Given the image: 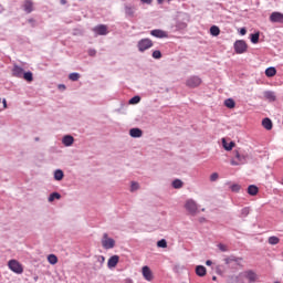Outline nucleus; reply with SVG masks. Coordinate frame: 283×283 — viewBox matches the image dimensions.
Wrapping results in <instances>:
<instances>
[{
  "label": "nucleus",
  "mask_w": 283,
  "mask_h": 283,
  "mask_svg": "<svg viewBox=\"0 0 283 283\" xmlns=\"http://www.w3.org/2000/svg\"><path fill=\"white\" fill-rule=\"evenodd\" d=\"M230 164L233 167H238L240 165H247V155L240 153V151H235L234 153V158L231 159Z\"/></svg>",
  "instance_id": "f257e3e1"
},
{
  "label": "nucleus",
  "mask_w": 283,
  "mask_h": 283,
  "mask_svg": "<svg viewBox=\"0 0 283 283\" xmlns=\"http://www.w3.org/2000/svg\"><path fill=\"white\" fill-rule=\"evenodd\" d=\"M151 48H154V42L148 38L142 39L137 43V49L139 52H147V50Z\"/></svg>",
  "instance_id": "f03ea898"
},
{
  "label": "nucleus",
  "mask_w": 283,
  "mask_h": 283,
  "mask_svg": "<svg viewBox=\"0 0 283 283\" xmlns=\"http://www.w3.org/2000/svg\"><path fill=\"white\" fill-rule=\"evenodd\" d=\"M102 247L106 250L114 249L116 247V241L109 238L107 233H104L102 238Z\"/></svg>",
  "instance_id": "7ed1b4c3"
},
{
  "label": "nucleus",
  "mask_w": 283,
  "mask_h": 283,
  "mask_svg": "<svg viewBox=\"0 0 283 283\" xmlns=\"http://www.w3.org/2000/svg\"><path fill=\"white\" fill-rule=\"evenodd\" d=\"M186 85L190 88L200 87V85H202V78L197 75H192L188 77V80L186 81Z\"/></svg>",
  "instance_id": "20e7f679"
},
{
  "label": "nucleus",
  "mask_w": 283,
  "mask_h": 283,
  "mask_svg": "<svg viewBox=\"0 0 283 283\" xmlns=\"http://www.w3.org/2000/svg\"><path fill=\"white\" fill-rule=\"evenodd\" d=\"M185 209L191 213V216H196L198 213V203L193 199H188L185 203Z\"/></svg>",
  "instance_id": "39448f33"
},
{
  "label": "nucleus",
  "mask_w": 283,
  "mask_h": 283,
  "mask_svg": "<svg viewBox=\"0 0 283 283\" xmlns=\"http://www.w3.org/2000/svg\"><path fill=\"white\" fill-rule=\"evenodd\" d=\"M8 266L13 273H17L18 275H21V273H23V266L17 260H10Z\"/></svg>",
  "instance_id": "423d86ee"
},
{
  "label": "nucleus",
  "mask_w": 283,
  "mask_h": 283,
  "mask_svg": "<svg viewBox=\"0 0 283 283\" xmlns=\"http://www.w3.org/2000/svg\"><path fill=\"white\" fill-rule=\"evenodd\" d=\"M248 45L247 42L244 40H237L234 42V52L237 54H244V52H247L248 50Z\"/></svg>",
  "instance_id": "0eeeda50"
},
{
  "label": "nucleus",
  "mask_w": 283,
  "mask_h": 283,
  "mask_svg": "<svg viewBox=\"0 0 283 283\" xmlns=\"http://www.w3.org/2000/svg\"><path fill=\"white\" fill-rule=\"evenodd\" d=\"M150 34L151 36H155V39H169V33L160 29L151 30Z\"/></svg>",
  "instance_id": "6e6552de"
},
{
  "label": "nucleus",
  "mask_w": 283,
  "mask_h": 283,
  "mask_svg": "<svg viewBox=\"0 0 283 283\" xmlns=\"http://www.w3.org/2000/svg\"><path fill=\"white\" fill-rule=\"evenodd\" d=\"M271 23H283V13L279 11H274L270 14Z\"/></svg>",
  "instance_id": "1a4fd4ad"
},
{
  "label": "nucleus",
  "mask_w": 283,
  "mask_h": 283,
  "mask_svg": "<svg viewBox=\"0 0 283 283\" xmlns=\"http://www.w3.org/2000/svg\"><path fill=\"white\" fill-rule=\"evenodd\" d=\"M143 276L147 280V282H151L154 280V274L151 273V269L145 265L142 269Z\"/></svg>",
  "instance_id": "9d476101"
},
{
  "label": "nucleus",
  "mask_w": 283,
  "mask_h": 283,
  "mask_svg": "<svg viewBox=\"0 0 283 283\" xmlns=\"http://www.w3.org/2000/svg\"><path fill=\"white\" fill-rule=\"evenodd\" d=\"M93 30H94V32H96V34H99V36H105L108 34L107 25H105V24H99V25L95 27Z\"/></svg>",
  "instance_id": "9b49d317"
},
{
  "label": "nucleus",
  "mask_w": 283,
  "mask_h": 283,
  "mask_svg": "<svg viewBox=\"0 0 283 283\" xmlns=\"http://www.w3.org/2000/svg\"><path fill=\"white\" fill-rule=\"evenodd\" d=\"M62 145H64V147H72V145H74V136L64 135L62 137Z\"/></svg>",
  "instance_id": "f8f14e48"
},
{
  "label": "nucleus",
  "mask_w": 283,
  "mask_h": 283,
  "mask_svg": "<svg viewBox=\"0 0 283 283\" xmlns=\"http://www.w3.org/2000/svg\"><path fill=\"white\" fill-rule=\"evenodd\" d=\"M125 14L126 17H130V19H134V14H136V7L134 4H126Z\"/></svg>",
  "instance_id": "ddd939ff"
},
{
  "label": "nucleus",
  "mask_w": 283,
  "mask_h": 283,
  "mask_svg": "<svg viewBox=\"0 0 283 283\" xmlns=\"http://www.w3.org/2000/svg\"><path fill=\"white\" fill-rule=\"evenodd\" d=\"M12 74L13 76H15V78H23V67L19 66V65H14L12 69Z\"/></svg>",
  "instance_id": "4468645a"
},
{
  "label": "nucleus",
  "mask_w": 283,
  "mask_h": 283,
  "mask_svg": "<svg viewBox=\"0 0 283 283\" xmlns=\"http://www.w3.org/2000/svg\"><path fill=\"white\" fill-rule=\"evenodd\" d=\"M120 258L118 255H113L108 259L107 266L108 269H115L119 262Z\"/></svg>",
  "instance_id": "2eb2a0df"
},
{
  "label": "nucleus",
  "mask_w": 283,
  "mask_h": 283,
  "mask_svg": "<svg viewBox=\"0 0 283 283\" xmlns=\"http://www.w3.org/2000/svg\"><path fill=\"white\" fill-rule=\"evenodd\" d=\"M23 10L27 12V14H30L34 11V3H32L31 0H25L23 4Z\"/></svg>",
  "instance_id": "dca6fc26"
},
{
  "label": "nucleus",
  "mask_w": 283,
  "mask_h": 283,
  "mask_svg": "<svg viewBox=\"0 0 283 283\" xmlns=\"http://www.w3.org/2000/svg\"><path fill=\"white\" fill-rule=\"evenodd\" d=\"M264 98H266V101H270V103H274V101H276V96H275V92L273 91H265L263 93Z\"/></svg>",
  "instance_id": "f3484780"
},
{
  "label": "nucleus",
  "mask_w": 283,
  "mask_h": 283,
  "mask_svg": "<svg viewBox=\"0 0 283 283\" xmlns=\"http://www.w3.org/2000/svg\"><path fill=\"white\" fill-rule=\"evenodd\" d=\"M195 272L198 277H205L207 275V268L205 265H197Z\"/></svg>",
  "instance_id": "a211bd4d"
},
{
  "label": "nucleus",
  "mask_w": 283,
  "mask_h": 283,
  "mask_svg": "<svg viewBox=\"0 0 283 283\" xmlns=\"http://www.w3.org/2000/svg\"><path fill=\"white\" fill-rule=\"evenodd\" d=\"M129 136H132V138H140L143 137V130L140 128H130Z\"/></svg>",
  "instance_id": "6ab92c4d"
},
{
  "label": "nucleus",
  "mask_w": 283,
  "mask_h": 283,
  "mask_svg": "<svg viewBox=\"0 0 283 283\" xmlns=\"http://www.w3.org/2000/svg\"><path fill=\"white\" fill-rule=\"evenodd\" d=\"M262 125H263L264 129H268V130L273 129V122H272L271 118H269V117H265V118L262 120Z\"/></svg>",
  "instance_id": "aec40b11"
},
{
  "label": "nucleus",
  "mask_w": 283,
  "mask_h": 283,
  "mask_svg": "<svg viewBox=\"0 0 283 283\" xmlns=\"http://www.w3.org/2000/svg\"><path fill=\"white\" fill-rule=\"evenodd\" d=\"M245 277L247 280H249V282L253 283L255 282V280H258V274H255V272L250 270L245 272Z\"/></svg>",
  "instance_id": "412c9836"
},
{
  "label": "nucleus",
  "mask_w": 283,
  "mask_h": 283,
  "mask_svg": "<svg viewBox=\"0 0 283 283\" xmlns=\"http://www.w3.org/2000/svg\"><path fill=\"white\" fill-rule=\"evenodd\" d=\"M275 74H277V70L273 66H270L265 70V76H268V78H273Z\"/></svg>",
  "instance_id": "4be33fe9"
},
{
  "label": "nucleus",
  "mask_w": 283,
  "mask_h": 283,
  "mask_svg": "<svg viewBox=\"0 0 283 283\" xmlns=\"http://www.w3.org/2000/svg\"><path fill=\"white\" fill-rule=\"evenodd\" d=\"M222 147L223 149H226V151H231V149L235 147V143L233 142L227 143V139H222Z\"/></svg>",
  "instance_id": "5701e85b"
},
{
  "label": "nucleus",
  "mask_w": 283,
  "mask_h": 283,
  "mask_svg": "<svg viewBox=\"0 0 283 283\" xmlns=\"http://www.w3.org/2000/svg\"><path fill=\"white\" fill-rule=\"evenodd\" d=\"M63 178H65V172H63L61 169H56L54 171V180H56L57 182H61Z\"/></svg>",
  "instance_id": "b1692460"
},
{
  "label": "nucleus",
  "mask_w": 283,
  "mask_h": 283,
  "mask_svg": "<svg viewBox=\"0 0 283 283\" xmlns=\"http://www.w3.org/2000/svg\"><path fill=\"white\" fill-rule=\"evenodd\" d=\"M259 191H260V189L255 185H251V186L248 187L249 196H258Z\"/></svg>",
  "instance_id": "393cba45"
},
{
  "label": "nucleus",
  "mask_w": 283,
  "mask_h": 283,
  "mask_svg": "<svg viewBox=\"0 0 283 283\" xmlns=\"http://www.w3.org/2000/svg\"><path fill=\"white\" fill-rule=\"evenodd\" d=\"M241 260L242 259H240V258H235V256L231 255L229 258H226L224 262H226V264H231L232 262H234L235 264H240Z\"/></svg>",
  "instance_id": "a878e982"
},
{
  "label": "nucleus",
  "mask_w": 283,
  "mask_h": 283,
  "mask_svg": "<svg viewBox=\"0 0 283 283\" xmlns=\"http://www.w3.org/2000/svg\"><path fill=\"white\" fill-rule=\"evenodd\" d=\"M22 78H24V81H28L29 83H32V81H34V76L32 74V72H24L22 74Z\"/></svg>",
  "instance_id": "bb28decb"
},
{
  "label": "nucleus",
  "mask_w": 283,
  "mask_h": 283,
  "mask_svg": "<svg viewBox=\"0 0 283 283\" xmlns=\"http://www.w3.org/2000/svg\"><path fill=\"white\" fill-rule=\"evenodd\" d=\"M211 36H220V28L218 25H212L210 28Z\"/></svg>",
  "instance_id": "cd10ccee"
},
{
  "label": "nucleus",
  "mask_w": 283,
  "mask_h": 283,
  "mask_svg": "<svg viewBox=\"0 0 283 283\" xmlns=\"http://www.w3.org/2000/svg\"><path fill=\"white\" fill-rule=\"evenodd\" d=\"M49 202H54V200H61V193L59 192H52L49 198Z\"/></svg>",
  "instance_id": "c85d7f7f"
},
{
  "label": "nucleus",
  "mask_w": 283,
  "mask_h": 283,
  "mask_svg": "<svg viewBox=\"0 0 283 283\" xmlns=\"http://www.w3.org/2000/svg\"><path fill=\"white\" fill-rule=\"evenodd\" d=\"M250 41L251 43H260V32H256V33H252L250 35Z\"/></svg>",
  "instance_id": "c756f323"
},
{
  "label": "nucleus",
  "mask_w": 283,
  "mask_h": 283,
  "mask_svg": "<svg viewBox=\"0 0 283 283\" xmlns=\"http://www.w3.org/2000/svg\"><path fill=\"white\" fill-rule=\"evenodd\" d=\"M224 105L228 109H233V107H235V101H233V98H228L224 101Z\"/></svg>",
  "instance_id": "7c9ffc66"
},
{
  "label": "nucleus",
  "mask_w": 283,
  "mask_h": 283,
  "mask_svg": "<svg viewBox=\"0 0 283 283\" xmlns=\"http://www.w3.org/2000/svg\"><path fill=\"white\" fill-rule=\"evenodd\" d=\"M184 182H182V180H180V179H175L174 181H172V187H174V189H182V187H184Z\"/></svg>",
  "instance_id": "2f4dec72"
},
{
  "label": "nucleus",
  "mask_w": 283,
  "mask_h": 283,
  "mask_svg": "<svg viewBox=\"0 0 283 283\" xmlns=\"http://www.w3.org/2000/svg\"><path fill=\"white\" fill-rule=\"evenodd\" d=\"M48 262H49L50 264H56V263L59 262V258H56L55 254H49V255H48Z\"/></svg>",
  "instance_id": "473e14b6"
},
{
  "label": "nucleus",
  "mask_w": 283,
  "mask_h": 283,
  "mask_svg": "<svg viewBox=\"0 0 283 283\" xmlns=\"http://www.w3.org/2000/svg\"><path fill=\"white\" fill-rule=\"evenodd\" d=\"M138 103H140V96L138 95H135L129 99V105H138Z\"/></svg>",
  "instance_id": "72a5a7b5"
},
{
  "label": "nucleus",
  "mask_w": 283,
  "mask_h": 283,
  "mask_svg": "<svg viewBox=\"0 0 283 283\" xmlns=\"http://www.w3.org/2000/svg\"><path fill=\"white\" fill-rule=\"evenodd\" d=\"M3 109H8V101L6 98L0 97V112H3Z\"/></svg>",
  "instance_id": "f704fd0d"
},
{
  "label": "nucleus",
  "mask_w": 283,
  "mask_h": 283,
  "mask_svg": "<svg viewBox=\"0 0 283 283\" xmlns=\"http://www.w3.org/2000/svg\"><path fill=\"white\" fill-rule=\"evenodd\" d=\"M268 242H269V244H272V245L280 244V238H277V237H270Z\"/></svg>",
  "instance_id": "c9c22d12"
},
{
  "label": "nucleus",
  "mask_w": 283,
  "mask_h": 283,
  "mask_svg": "<svg viewBox=\"0 0 283 283\" xmlns=\"http://www.w3.org/2000/svg\"><path fill=\"white\" fill-rule=\"evenodd\" d=\"M138 189H140V186L138 185V182L132 181V185H130L132 193H134V191H138Z\"/></svg>",
  "instance_id": "e433bc0d"
},
{
  "label": "nucleus",
  "mask_w": 283,
  "mask_h": 283,
  "mask_svg": "<svg viewBox=\"0 0 283 283\" xmlns=\"http://www.w3.org/2000/svg\"><path fill=\"white\" fill-rule=\"evenodd\" d=\"M157 247H158L159 249H167V240H165V239L159 240V241L157 242Z\"/></svg>",
  "instance_id": "4c0bfd02"
},
{
  "label": "nucleus",
  "mask_w": 283,
  "mask_h": 283,
  "mask_svg": "<svg viewBox=\"0 0 283 283\" xmlns=\"http://www.w3.org/2000/svg\"><path fill=\"white\" fill-rule=\"evenodd\" d=\"M69 78H70V81L76 82V81H78V78H81V74H78V73H71L69 75Z\"/></svg>",
  "instance_id": "58836bf2"
},
{
  "label": "nucleus",
  "mask_w": 283,
  "mask_h": 283,
  "mask_svg": "<svg viewBox=\"0 0 283 283\" xmlns=\"http://www.w3.org/2000/svg\"><path fill=\"white\" fill-rule=\"evenodd\" d=\"M249 213H251V208H249V207H245L241 210L242 218H247V216H249Z\"/></svg>",
  "instance_id": "ea45409f"
},
{
  "label": "nucleus",
  "mask_w": 283,
  "mask_h": 283,
  "mask_svg": "<svg viewBox=\"0 0 283 283\" xmlns=\"http://www.w3.org/2000/svg\"><path fill=\"white\" fill-rule=\"evenodd\" d=\"M153 59H163V53L160 52V50H156L153 52Z\"/></svg>",
  "instance_id": "a19ab883"
},
{
  "label": "nucleus",
  "mask_w": 283,
  "mask_h": 283,
  "mask_svg": "<svg viewBox=\"0 0 283 283\" xmlns=\"http://www.w3.org/2000/svg\"><path fill=\"white\" fill-rule=\"evenodd\" d=\"M97 258V263H99V269L103 266V264H105V256L103 255H98Z\"/></svg>",
  "instance_id": "79ce46f5"
},
{
  "label": "nucleus",
  "mask_w": 283,
  "mask_h": 283,
  "mask_svg": "<svg viewBox=\"0 0 283 283\" xmlns=\"http://www.w3.org/2000/svg\"><path fill=\"white\" fill-rule=\"evenodd\" d=\"M219 249L223 252V253H226L227 251H229V248H227V245H224V244H222V243H219Z\"/></svg>",
  "instance_id": "37998d69"
},
{
  "label": "nucleus",
  "mask_w": 283,
  "mask_h": 283,
  "mask_svg": "<svg viewBox=\"0 0 283 283\" xmlns=\"http://www.w3.org/2000/svg\"><path fill=\"white\" fill-rule=\"evenodd\" d=\"M218 172H213L211 176H210V180L211 182H216V180H218Z\"/></svg>",
  "instance_id": "c03bdc74"
},
{
  "label": "nucleus",
  "mask_w": 283,
  "mask_h": 283,
  "mask_svg": "<svg viewBox=\"0 0 283 283\" xmlns=\"http://www.w3.org/2000/svg\"><path fill=\"white\" fill-rule=\"evenodd\" d=\"M88 56H96V50L90 49L88 50Z\"/></svg>",
  "instance_id": "a18cd8bd"
},
{
  "label": "nucleus",
  "mask_w": 283,
  "mask_h": 283,
  "mask_svg": "<svg viewBox=\"0 0 283 283\" xmlns=\"http://www.w3.org/2000/svg\"><path fill=\"white\" fill-rule=\"evenodd\" d=\"M240 34H241L242 36H244V34H247V28H241V29H240Z\"/></svg>",
  "instance_id": "49530a36"
},
{
  "label": "nucleus",
  "mask_w": 283,
  "mask_h": 283,
  "mask_svg": "<svg viewBox=\"0 0 283 283\" xmlns=\"http://www.w3.org/2000/svg\"><path fill=\"white\" fill-rule=\"evenodd\" d=\"M142 3H147V6L151 4V0H140Z\"/></svg>",
  "instance_id": "de8ad7c7"
},
{
  "label": "nucleus",
  "mask_w": 283,
  "mask_h": 283,
  "mask_svg": "<svg viewBox=\"0 0 283 283\" xmlns=\"http://www.w3.org/2000/svg\"><path fill=\"white\" fill-rule=\"evenodd\" d=\"M211 264H213V262H212L211 260H207V261H206V265H207V266H211Z\"/></svg>",
  "instance_id": "09e8293b"
},
{
  "label": "nucleus",
  "mask_w": 283,
  "mask_h": 283,
  "mask_svg": "<svg viewBox=\"0 0 283 283\" xmlns=\"http://www.w3.org/2000/svg\"><path fill=\"white\" fill-rule=\"evenodd\" d=\"M60 3H61L62 6H65V3H67V0H60Z\"/></svg>",
  "instance_id": "8fccbe9b"
},
{
  "label": "nucleus",
  "mask_w": 283,
  "mask_h": 283,
  "mask_svg": "<svg viewBox=\"0 0 283 283\" xmlns=\"http://www.w3.org/2000/svg\"><path fill=\"white\" fill-rule=\"evenodd\" d=\"M59 90H65V85L64 84H60L59 85Z\"/></svg>",
  "instance_id": "3c124183"
},
{
  "label": "nucleus",
  "mask_w": 283,
  "mask_h": 283,
  "mask_svg": "<svg viewBox=\"0 0 283 283\" xmlns=\"http://www.w3.org/2000/svg\"><path fill=\"white\" fill-rule=\"evenodd\" d=\"M126 283H134V281H132V279H127Z\"/></svg>",
  "instance_id": "603ef678"
},
{
  "label": "nucleus",
  "mask_w": 283,
  "mask_h": 283,
  "mask_svg": "<svg viewBox=\"0 0 283 283\" xmlns=\"http://www.w3.org/2000/svg\"><path fill=\"white\" fill-rule=\"evenodd\" d=\"M158 1V3H163V1H165V0H157ZM168 2L169 1H171V0H167Z\"/></svg>",
  "instance_id": "864d4df0"
},
{
  "label": "nucleus",
  "mask_w": 283,
  "mask_h": 283,
  "mask_svg": "<svg viewBox=\"0 0 283 283\" xmlns=\"http://www.w3.org/2000/svg\"><path fill=\"white\" fill-rule=\"evenodd\" d=\"M29 23H34V19H29Z\"/></svg>",
  "instance_id": "5fc2aeb1"
},
{
  "label": "nucleus",
  "mask_w": 283,
  "mask_h": 283,
  "mask_svg": "<svg viewBox=\"0 0 283 283\" xmlns=\"http://www.w3.org/2000/svg\"><path fill=\"white\" fill-rule=\"evenodd\" d=\"M212 280H213V282H216V280H218V277L217 276H212Z\"/></svg>",
  "instance_id": "6e6d98bb"
}]
</instances>
